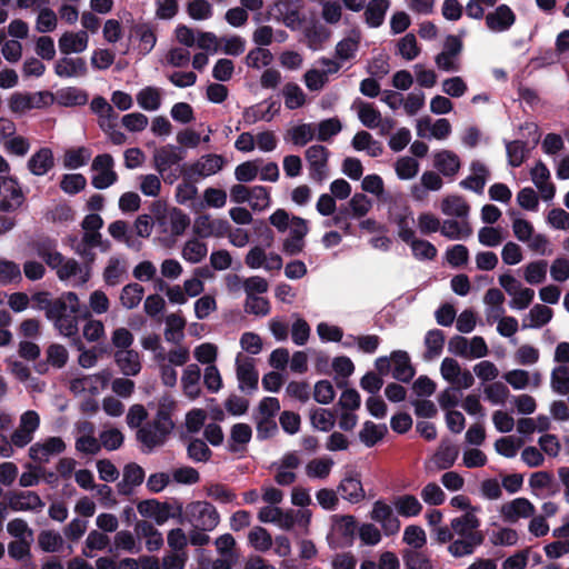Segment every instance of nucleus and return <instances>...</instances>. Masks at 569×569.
I'll return each instance as SVG.
<instances>
[{
  "mask_svg": "<svg viewBox=\"0 0 569 569\" xmlns=\"http://www.w3.org/2000/svg\"><path fill=\"white\" fill-rule=\"evenodd\" d=\"M284 106L290 109L301 108L306 103V94L297 83H287L282 89Z\"/></svg>",
  "mask_w": 569,
  "mask_h": 569,
  "instance_id": "774afa93",
  "label": "nucleus"
},
{
  "mask_svg": "<svg viewBox=\"0 0 569 569\" xmlns=\"http://www.w3.org/2000/svg\"><path fill=\"white\" fill-rule=\"evenodd\" d=\"M127 260L123 257H110L102 273L104 283L109 287L120 284L127 276Z\"/></svg>",
  "mask_w": 569,
  "mask_h": 569,
  "instance_id": "2f4dec72",
  "label": "nucleus"
},
{
  "mask_svg": "<svg viewBox=\"0 0 569 569\" xmlns=\"http://www.w3.org/2000/svg\"><path fill=\"white\" fill-rule=\"evenodd\" d=\"M183 159V149L174 144H166L157 148L152 157L153 167L160 176L164 177V181L168 179V177H166L167 171Z\"/></svg>",
  "mask_w": 569,
  "mask_h": 569,
  "instance_id": "ddd939ff",
  "label": "nucleus"
},
{
  "mask_svg": "<svg viewBox=\"0 0 569 569\" xmlns=\"http://www.w3.org/2000/svg\"><path fill=\"white\" fill-rule=\"evenodd\" d=\"M208 253V246L200 241L198 238L189 239L184 242L181 256L182 258L190 263H199L201 262Z\"/></svg>",
  "mask_w": 569,
  "mask_h": 569,
  "instance_id": "603ef678",
  "label": "nucleus"
},
{
  "mask_svg": "<svg viewBox=\"0 0 569 569\" xmlns=\"http://www.w3.org/2000/svg\"><path fill=\"white\" fill-rule=\"evenodd\" d=\"M53 69L59 78L64 79L82 78L88 73L86 60L81 57H71V54L59 58Z\"/></svg>",
  "mask_w": 569,
  "mask_h": 569,
  "instance_id": "5701e85b",
  "label": "nucleus"
},
{
  "mask_svg": "<svg viewBox=\"0 0 569 569\" xmlns=\"http://www.w3.org/2000/svg\"><path fill=\"white\" fill-rule=\"evenodd\" d=\"M392 505L399 516L411 518L422 511V505L413 495H402L393 499Z\"/></svg>",
  "mask_w": 569,
  "mask_h": 569,
  "instance_id": "49530a36",
  "label": "nucleus"
},
{
  "mask_svg": "<svg viewBox=\"0 0 569 569\" xmlns=\"http://www.w3.org/2000/svg\"><path fill=\"white\" fill-rule=\"evenodd\" d=\"M441 212L445 216L466 219L469 216L470 207L463 197L458 194H448L442 198L440 203Z\"/></svg>",
  "mask_w": 569,
  "mask_h": 569,
  "instance_id": "c9c22d12",
  "label": "nucleus"
},
{
  "mask_svg": "<svg viewBox=\"0 0 569 569\" xmlns=\"http://www.w3.org/2000/svg\"><path fill=\"white\" fill-rule=\"evenodd\" d=\"M508 162L511 167H520L529 156V147L520 140L509 141L506 143Z\"/></svg>",
  "mask_w": 569,
  "mask_h": 569,
  "instance_id": "bf43d9fd",
  "label": "nucleus"
},
{
  "mask_svg": "<svg viewBox=\"0 0 569 569\" xmlns=\"http://www.w3.org/2000/svg\"><path fill=\"white\" fill-rule=\"evenodd\" d=\"M551 389L559 395L569 393V367L566 365L557 366L551 371Z\"/></svg>",
  "mask_w": 569,
  "mask_h": 569,
  "instance_id": "052dcab7",
  "label": "nucleus"
},
{
  "mask_svg": "<svg viewBox=\"0 0 569 569\" xmlns=\"http://www.w3.org/2000/svg\"><path fill=\"white\" fill-rule=\"evenodd\" d=\"M157 222L163 232L170 233L172 237H179L184 233L190 224V218L178 208H170L162 214L157 216Z\"/></svg>",
  "mask_w": 569,
  "mask_h": 569,
  "instance_id": "dca6fc26",
  "label": "nucleus"
},
{
  "mask_svg": "<svg viewBox=\"0 0 569 569\" xmlns=\"http://www.w3.org/2000/svg\"><path fill=\"white\" fill-rule=\"evenodd\" d=\"M186 520L200 530H213L219 523V513L216 508L207 501H196L187 507Z\"/></svg>",
  "mask_w": 569,
  "mask_h": 569,
  "instance_id": "39448f33",
  "label": "nucleus"
},
{
  "mask_svg": "<svg viewBox=\"0 0 569 569\" xmlns=\"http://www.w3.org/2000/svg\"><path fill=\"white\" fill-rule=\"evenodd\" d=\"M192 230L198 238H222L229 231V222L211 218L209 214H201L194 219Z\"/></svg>",
  "mask_w": 569,
  "mask_h": 569,
  "instance_id": "4468645a",
  "label": "nucleus"
},
{
  "mask_svg": "<svg viewBox=\"0 0 569 569\" xmlns=\"http://www.w3.org/2000/svg\"><path fill=\"white\" fill-rule=\"evenodd\" d=\"M164 339L168 342L179 345L184 338L183 329L186 327L184 318L179 313H170L164 320Z\"/></svg>",
  "mask_w": 569,
  "mask_h": 569,
  "instance_id": "ea45409f",
  "label": "nucleus"
},
{
  "mask_svg": "<svg viewBox=\"0 0 569 569\" xmlns=\"http://www.w3.org/2000/svg\"><path fill=\"white\" fill-rule=\"evenodd\" d=\"M174 407L176 402L172 398L162 397L154 419L138 430L137 438L147 451H151L166 442L168 435L174 427L171 419Z\"/></svg>",
  "mask_w": 569,
  "mask_h": 569,
  "instance_id": "f257e3e1",
  "label": "nucleus"
},
{
  "mask_svg": "<svg viewBox=\"0 0 569 569\" xmlns=\"http://www.w3.org/2000/svg\"><path fill=\"white\" fill-rule=\"evenodd\" d=\"M389 0H372L368 3L365 10L366 22L371 28L380 27L383 21L387 11L389 10Z\"/></svg>",
  "mask_w": 569,
  "mask_h": 569,
  "instance_id": "c03bdc74",
  "label": "nucleus"
},
{
  "mask_svg": "<svg viewBox=\"0 0 569 569\" xmlns=\"http://www.w3.org/2000/svg\"><path fill=\"white\" fill-rule=\"evenodd\" d=\"M114 160L109 153L98 154L91 164L92 176L91 183L96 189H107L114 184L118 180V174L113 170Z\"/></svg>",
  "mask_w": 569,
  "mask_h": 569,
  "instance_id": "1a4fd4ad",
  "label": "nucleus"
},
{
  "mask_svg": "<svg viewBox=\"0 0 569 569\" xmlns=\"http://www.w3.org/2000/svg\"><path fill=\"white\" fill-rule=\"evenodd\" d=\"M548 272L547 260L530 261L522 267L523 280L531 286H538L546 281Z\"/></svg>",
  "mask_w": 569,
  "mask_h": 569,
  "instance_id": "a19ab883",
  "label": "nucleus"
},
{
  "mask_svg": "<svg viewBox=\"0 0 569 569\" xmlns=\"http://www.w3.org/2000/svg\"><path fill=\"white\" fill-rule=\"evenodd\" d=\"M26 194L13 177H0V211L14 212L22 207Z\"/></svg>",
  "mask_w": 569,
  "mask_h": 569,
  "instance_id": "6e6552de",
  "label": "nucleus"
},
{
  "mask_svg": "<svg viewBox=\"0 0 569 569\" xmlns=\"http://www.w3.org/2000/svg\"><path fill=\"white\" fill-rule=\"evenodd\" d=\"M54 167V156L50 148L43 147L31 154L27 168L31 174L42 177Z\"/></svg>",
  "mask_w": 569,
  "mask_h": 569,
  "instance_id": "c85d7f7f",
  "label": "nucleus"
},
{
  "mask_svg": "<svg viewBox=\"0 0 569 569\" xmlns=\"http://www.w3.org/2000/svg\"><path fill=\"white\" fill-rule=\"evenodd\" d=\"M462 51V41L456 36L447 37L443 50L435 58V63L439 70L446 72H458L461 69L460 53Z\"/></svg>",
  "mask_w": 569,
  "mask_h": 569,
  "instance_id": "9d476101",
  "label": "nucleus"
},
{
  "mask_svg": "<svg viewBox=\"0 0 569 569\" xmlns=\"http://www.w3.org/2000/svg\"><path fill=\"white\" fill-rule=\"evenodd\" d=\"M329 157L330 151L322 144H312L306 150L305 158L311 180L321 183L329 177Z\"/></svg>",
  "mask_w": 569,
  "mask_h": 569,
  "instance_id": "0eeeda50",
  "label": "nucleus"
},
{
  "mask_svg": "<svg viewBox=\"0 0 569 569\" xmlns=\"http://www.w3.org/2000/svg\"><path fill=\"white\" fill-rule=\"evenodd\" d=\"M552 310L541 303L535 305L522 319V329H539L552 319Z\"/></svg>",
  "mask_w": 569,
  "mask_h": 569,
  "instance_id": "f704fd0d",
  "label": "nucleus"
},
{
  "mask_svg": "<svg viewBox=\"0 0 569 569\" xmlns=\"http://www.w3.org/2000/svg\"><path fill=\"white\" fill-rule=\"evenodd\" d=\"M87 100L86 92L74 87L63 88L57 92V101L64 107L82 106Z\"/></svg>",
  "mask_w": 569,
  "mask_h": 569,
  "instance_id": "e2e57ef3",
  "label": "nucleus"
},
{
  "mask_svg": "<svg viewBox=\"0 0 569 569\" xmlns=\"http://www.w3.org/2000/svg\"><path fill=\"white\" fill-rule=\"evenodd\" d=\"M43 106V93L41 92H14L9 99V108L14 113H23Z\"/></svg>",
  "mask_w": 569,
  "mask_h": 569,
  "instance_id": "7c9ffc66",
  "label": "nucleus"
},
{
  "mask_svg": "<svg viewBox=\"0 0 569 569\" xmlns=\"http://www.w3.org/2000/svg\"><path fill=\"white\" fill-rule=\"evenodd\" d=\"M144 289L139 283L124 286L120 293V302L126 309H133L141 302Z\"/></svg>",
  "mask_w": 569,
  "mask_h": 569,
  "instance_id": "69168bd1",
  "label": "nucleus"
},
{
  "mask_svg": "<svg viewBox=\"0 0 569 569\" xmlns=\"http://www.w3.org/2000/svg\"><path fill=\"white\" fill-rule=\"evenodd\" d=\"M411 249L412 256L417 260H433L437 254V248L428 240L418 238L416 233L405 241Z\"/></svg>",
  "mask_w": 569,
  "mask_h": 569,
  "instance_id": "79ce46f5",
  "label": "nucleus"
},
{
  "mask_svg": "<svg viewBox=\"0 0 569 569\" xmlns=\"http://www.w3.org/2000/svg\"><path fill=\"white\" fill-rule=\"evenodd\" d=\"M248 541L254 550L260 552L268 551L273 545L272 537L268 530L259 526L250 530Z\"/></svg>",
  "mask_w": 569,
  "mask_h": 569,
  "instance_id": "680f3d73",
  "label": "nucleus"
},
{
  "mask_svg": "<svg viewBox=\"0 0 569 569\" xmlns=\"http://www.w3.org/2000/svg\"><path fill=\"white\" fill-rule=\"evenodd\" d=\"M114 362L124 376H137L142 368L141 357L138 351L131 349L117 350L114 352Z\"/></svg>",
  "mask_w": 569,
  "mask_h": 569,
  "instance_id": "473e14b6",
  "label": "nucleus"
},
{
  "mask_svg": "<svg viewBox=\"0 0 569 569\" xmlns=\"http://www.w3.org/2000/svg\"><path fill=\"white\" fill-rule=\"evenodd\" d=\"M480 509H471L468 512H463L461 516L455 517L450 521L452 531L462 538H479V541H483L485 537L479 530L481 521L478 517Z\"/></svg>",
  "mask_w": 569,
  "mask_h": 569,
  "instance_id": "9b49d317",
  "label": "nucleus"
},
{
  "mask_svg": "<svg viewBox=\"0 0 569 569\" xmlns=\"http://www.w3.org/2000/svg\"><path fill=\"white\" fill-rule=\"evenodd\" d=\"M445 346V335L439 329L429 330L425 336L426 352L423 359L427 361L438 358Z\"/></svg>",
  "mask_w": 569,
  "mask_h": 569,
  "instance_id": "3c124183",
  "label": "nucleus"
},
{
  "mask_svg": "<svg viewBox=\"0 0 569 569\" xmlns=\"http://www.w3.org/2000/svg\"><path fill=\"white\" fill-rule=\"evenodd\" d=\"M335 461L329 457L310 460L306 466V475L311 479H326L329 477Z\"/></svg>",
  "mask_w": 569,
  "mask_h": 569,
  "instance_id": "4d7b16f0",
  "label": "nucleus"
},
{
  "mask_svg": "<svg viewBox=\"0 0 569 569\" xmlns=\"http://www.w3.org/2000/svg\"><path fill=\"white\" fill-rule=\"evenodd\" d=\"M370 518L380 523L386 535H395L400 529V521L393 515L392 508L382 500L373 503Z\"/></svg>",
  "mask_w": 569,
  "mask_h": 569,
  "instance_id": "b1692460",
  "label": "nucleus"
},
{
  "mask_svg": "<svg viewBox=\"0 0 569 569\" xmlns=\"http://www.w3.org/2000/svg\"><path fill=\"white\" fill-rule=\"evenodd\" d=\"M138 106L146 111H156L160 108L162 102L161 89L157 87H146L141 89L137 96Z\"/></svg>",
  "mask_w": 569,
  "mask_h": 569,
  "instance_id": "09e8293b",
  "label": "nucleus"
},
{
  "mask_svg": "<svg viewBox=\"0 0 569 569\" xmlns=\"http://www.w3.org/2000/svg\"><path fill=\"white\" fill-rule=\"evenodd\" d=\"M137 535L144 539L146 548L149 551H157L163 545V537L159 530H157L152 523L148 521H140L136 526Z\"/></svg>",
  "mask_w": 569,
  "mask_h": 569,
  "instance_id": "37998d69",
  "label": "nucleus"
},
{
  "mask_svg": "<svg viewBox=\"0 0 569 569\" xmlns=\"http://www.w3.org/2000/svg\"><path fill=\"white\" fill-rule=\"evenodd\" d=\"M530 178L543 201L549 202L555 198L556 187L550 180V170L542 161L530 169Z\"/></svg>",
  "mask_w": 569,
  "mask_h": 569,
  "instance_id": "6ab92c4d",
  "label": "nucleus"
},
{
  "mask_svg": "<svg viewBox=\"0 0 569 569\" xmlns=\"http://www.w3.org/2000/svg\"><path fill=\"white\" fill-rule=\"evenodd\" d=\"M91 158V151L86 147L69 149L63 157V167L67 169H78L86 166Z\"/></svg>",
  "mask_w": 569,
  "mask_h": 569,
  "instance_id": "0e129e2a",
  "label": "nucleus"
},
{
  "mask_svg": "<svg viewBox=\"0 0 569 569\" xmlns=\"http://www.w3.org/2000/svg\"><path fill=\"white\" fill-rule=\"evenodd\" d=\"M498 282L511 298L509 301V307L511 309L525 310L532 303L535 298V290L529 287H525L511 273L500 274Z\"/></svg>",
  "mask_w": 569,
  "mask_h": 569,
  "instance_id": "20e7f679",
  "label": "nucleus"
},
{
  "mask_svg": "<svg viewBox=\"0 0 569 569\" xmlns=\"http://www.w3.org/2000/svg\"><path fill=\"white\" fill-rule=\"evenodd\" d=\"M89 46V34L84 30L66 31L58 40V48L61 54H79L84 52Z\"/></svg>",
  "mask_w": 569,
  "mask_h": 569,
  "instance_id": "4be33fe9",
  "label": "nucleus"
},
{
  "mask_svg": "<svg viewBox=\"0 0 569 569\" xmlns=\"http://www.w3.org/2000/svg\"><path fill=\"white\" fill-rule=\"evenodd\" d=\"M110 372L103 370L94 375L82 376L70 381V390L76 396L98 395L108 383Z\"/></svg>",
  "mask_w": 569,
  "mask_h": 569,
  "instance_id": "f8f14e48",
  "label": "nucleus"
},
{
  "mask_svg": "<svg viewBox=\"0 0 569 569\" xmlns=\"http://www.w3.org/2000/svg\"><path fill=\"white\" fill-rule=\"evenodd\" d=\"M237 379L242 391H252L258 387V371L251 358L239 353L236 358Z\"/></svg>",
  "mask_w": 569,
  "mask_h": 569,
  "instance_id": "aec40b11",
  "label": "nucleus"
},
{
  "mask_svg": "<svg viewBox=\"0 0 569 569\" xmlns=\"http://www.w3.org/2000/svg\"><path fill=\"white\" fill-rule=\"evenodd\" d=\"M416 131L419 138L445 140L451 133V124L448 119L440 118L433 122L426 116L417 120Z\"/></svg>",
  "mask_w": 569,
  "mask_h": 569,
  "instance_id": "2eb2a0df",
  "label": "nucleus"
},
{
  "mask_svg": "<svg viewBox=\"0 0 569 569\" xmlns=\"http://www.w3.org/2000/svg\"><path fill=\"white\" fill-rule=\"evenodd\" d=\"M308 231V223L305 219L300 217H292L289 236L283 241V251L290 256L300 253L305 248V237Z\"/></svg>",
  "mask_w": 569,
  "mask_h": 569,
  "instance_id": "f3484780",
  "label": "nucleus"
},
{
  "mask_svg": "<svg viewBox=\"0 0 569 569\" xmlns=\"http://www.w3.org/2000/svg\"><path fill=\"white\" fill-rule=\"evenodd\" d=\"M536 512L533 503L527 498H516L503 503L500 508L501 517L511 523L520 519H528Z\"/></svg>",
  "mask_w": 569,
  "mask_h": 569,
  "instance_id": "412c9836",
  "label": "nucleus"
},
{
  "mask_svg": "<svg viewBox=\"0 0 569 569\" xmlns=\"http://www.w3.org/2000/svg\"><path fill=\"white\" fill-rule=\"evenodd\" d=\"M470 174L459 182L462 189L473 191L481 194L489 177V170L479 160H475L470 164Z\"/></svg>",
  "mask_w": 569,
  "mask_h": 569,
  "instance_id": "cd10ccee",
  "label": "nucleus"
},
{
  "mask_svg": "<svg viewBox=\"0 0 569 569\" xmlns=\"http://www.w3.org/2000/svg\"><path fill=\"white\" fill-rule=\"evenodd\" d=\"M226 161L220 154H206L191 164L189 171L191 176L210 177L222 170Z\"/></svg>",
  "mask_w": 569,
  "mask_h": 569,
  "instance_id": "c756f323",
  "label": "nucleus"
},
{
  "mask_svg": "<svg viewBox=\"0 0 569 569\" xmlns=\"http://www.w3.org/2000/svg\"><path fill=\"white\" fill-rule=\"evenodd\" d=\"M80 300L77 293L66 292L54 300V306L48 312V319L60 335L76 337L79 330Z\"/></svg>",
  "mask_w": 569,
  "mask_h": 569,
  "instance_id": "f03ea898",
  "label": "nucleus"
},
{
  "mask_svg": "<svg viewBox=\"0 0 569 569\" xmlns=\"http://www.w3.org/2000/svg\"><path fill=\"white\" fill-rule=\"evenodd\" d=\"M8 507L13 511L39 512L44 507V502L33 491H20L8 496Z\"/></svg>",
  "mask_w": 569,
  "mask_h": 569,
  "instance_id": "a878e982",
  "label": "nucleus"
},
{
  "mask_svg": "<svg viewBox=\"0 0 569 569\" xmlns=\"http://www.w3.org/2000/svg\"><path fill=\"white\" fill-rule=\"evenodd\" d=\"M137 509L140 516L153 519L159 526L166 523L171 517L169 505L157 500H143L138 503Z\"/></svg>",
  "mask_w": 569,
  "mask_h": 569,
  "instance_id": "72a5a7b5",
  "label": "nucleus"
},
{
  "mask_svg": "<svg viewBox=\"0 0 569 569\" xmlns=\"http://www.w3.org/2000/svg\"><path fill=\"white\" fill-rule=\"evenodd\" d=\"M200 368L197 365H189L183 370L181 385L184 395L190 399H196L200 395Z\"/></svg>",
  "mask_w": 569,
  "mask_h": 569,
  "instance_id": "a18cd8bd",
  "label": "nucleus"
},
{
  "mask_svg": "<svg viewBox=\"0 0 569 569\" xmlns=\"http://www.w3.org/2000/svg\"><path fill=\"white\" fill-rule=\"evenodd\" d=\"M393 366L392 376L395 379L408 382L415 375V370L410 365V358L406 351L398 350L391 353Z\"/></svg>",
  "mask_w": 569,
  "mask_h": 569,
  "instance_id": "4c0bfd02",
  "label": "nucleus"
},
{
  "mask_svg": "<svg viewBox=\"0 0 569 569\" xmlns=\"http://www.w3.org/2000/svg\"><path fill=\"white\" fill-rule=\"evenodd\" d=\"M64 449L66 445L60 437H49L32 445L29 449V456L37 462H47L52 456L61 453Z\"/></svg>",
  "mask_w": 569,
  "mask_h": 569,
  "instance_id": "393cba45",
  "label": "nucleus"
},
{
  "mask_svg": "<svg viewBox=\"0 0 569 569\" xmlns=\"http://www.w3.org/2000/svg\"><path fill=\"white\" fill-rule=\"evenodd\" d=\"M132 34L139 40L138 49L141 54H148L154 48L157 37L150 24L137 23L132 28Z\"/></svg>",
  "mask_w": 569,
  "mask_h": 569,
  "instance_id": "de8ad7c7",
  "label": "nucleus"
},
{
  "mask_svg": "<svg viewBox=\"0 0 569 569\" xmlns=\"http://www.w3.org/2000/svg\"><path fill=\"white\" fill-rule=\"evenodd\" d=\"M482 543L483 541H479V538L459 537L448 546V552L455 558L470 556L475 552L477 547L481 546Z\"/></svg>",
  "mask_w": 569,
  "mask_h": 569,
  "instance_id": "6e6d98bb",
  "label": "nucleus"
},
{
  "mask_svg": "<svg viewBox=\"0 0 569 569\" xmlns=\"http://www.w3.org/2000/svg\"><path fill=\"white\" fill-rule=\"evenodd\" d=\"M274 8L281 16L284 26L289 28H296L300 24L301 18L297 2L291 0H280L274 3Z\"/></svg>",
  "mask_w": 569,
  "mask_h": 569,
  "instance_id": "8fccbe9b",
  "label": "nucleus"
},
{
  "mask_svg": "<svg viewBox=\"0 0 569 569\" xmlns=\"http://www.w3.org/2000/svg\"><path fill=\"white\" fill-rule=\"evenodd\" d=\"M435 169L443 177L453 178L460 170L461 161L451 150H439L432 154Z\"/></svg>",
  "mask_w": 569,
  "mask_h": 569,
  "instance_id": "bb28decb",
  "label": "nucleus"
},
{
  "mask_svg": "<svg viewBox=\"0 0 569 569\" xmlns=\"http://www.w3.org/2000/svg\"><path fill=\"white\" fill-rule=\"evenodd\" d=\"M360 42V34L352 32L347 38L339 41L336 46V57L340 61H347L355 58Z\"/></svg>",
  "mask_w": 569,
  "mask_h": 569,
  "instance_id": "13d9d810",
  "label": "nucleus"
},
{
  "mask_svg": "<svg viewBox=\"0 0 569 569\" xmlns=\"http://www.w3.org/2000/svg\"><path fill=\"white\" fill-rule=\"evenodd\" d=\"M50 268L56 271L60 281L69 282L74 287L86 284L91 278V266L62 254H60V260L57 259Z\"/></svg>",
  "mask_w": 569,
  "mask_h": 569,
  "instance_id": "7ed1b4c3",
  "label": "nucleus"
},
{
  "mask_svg": "<svg viewBox=\"0 0 569 569\" xmlns=\"http://www.w3.org/2000/svg\"><path fill=\"white\" fill-rule=\"evenodd\" d=\"M338 492L350 503H358L366 497L362 483L357 477L343 478L338 486Z\"/></svg>",
  "mask_w": 569,
  "mask_h": 569,
  "instance_id": "e433bc0d",
  "label": "nucleus"
},
{
  "mask_svg": "<svg viewBox=\"0 0 569 569\" xmlns=\"http://www.w3.org/2000/svg\"><path fill=\"white\" fill-rule=\"evenodd\" d=\"M352 108L357 111L360 122L369 129H378L382 136L388 134L395 127L391 118H383L380 111L369 102L357 100Z\"/></svg>",
  "mask_w": 569,
  "mask_h": 569,
  "instance_id": "423d86ee",
  "label": "nucleus"
},
{
  "mask_svg": "<svg viewBox=\"0 0 569 569\" xmlns=\"http://www.w3.org/2000/svg\"><path fill=\"white\" fill-rule=\"evenodd\" d=\"M336 417L325 408H315L310 411L311 426L319 431H329L335 426Z\"/></svg>",
  "mask_w": 569,
  "mask_h": 569,
  "instance_id": "338daca9",
  "label": "nucleus"
},
{
  "mask_svg": "<svg viewBox=\"0 0 569 569\" xmlns=\"http://www.w3.org/2000/svg\"><path fill=\"white\" fill-rule=\"evenodd\" d=\"M143 479V469L137 463H129L124 467L123 478L119 483L120 490L124 493L130 492L132 488L141 485Z\"/></svg>",
  "mask_w": 569,
  "mask_h": 569,
  "instance_id": "5fc2aeb1",
  "label": "nucleus"
},
{
  "mask_svg": "<svg viewBox=\"0 0 569 569\" xmlns=\"http://www.w3.org/2000/svg\"><path fill=\"white\" fill-rule=\"evenodd\" d=\"M440 233L449 240H466L472 234V228L468 221L447 219L441 223Z\"/></svg>",
  "mask_w": 569,
  "mask_h": 569,
  "instance_id": "58836bf2",
  "label": "nucleus"
},
{
  "mask_svg": "<svg viewBox=\"0 0 569 569\" xmlns=\"http://www.w3.org/2000/svg\"><path fill=\"white\" fill-rule=\"evenodd\" d=\"M486 27L495 32L501 33L511 29L516 22V13L507 4H500L485 17Z\"/></svg>",
  "mask_w": 569,
  "mask_h": 569,
  "instance_id": "a211bd4d",
  "label": "nucleus"
},
{
  "mask_svg": "<svg viewBox=\"0 0 569 569\" xmlns=\"http://www.w3.org/2000/svg\"><path fill=\"white\" fill-rule=\"evenodd\" d=\"M387 433L386 425H377L372 421H366L359 432V439L366 447H373Z\"/></svg>",
  "mask_w": 569,
  "mask_h": 569,
  "instance_id": "864d4df0",
  "label": "nucleus"
}]
</instances>
